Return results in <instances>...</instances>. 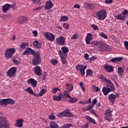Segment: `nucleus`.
<instances>
[{"label": "nucleus", "instance_id": "52", "mask_svg": "<svg viewBox=\"0 0 128 128\" xmlns=\"http://www.w3.org/2000/svg\"><path fill=\"white\" fill-rule=\"evenodd\" d=\"M63 27L66 28V30H68V28H70V25L68 24L64 23L63 24Z\"/></svg>", "mask_w": 128, "mask_h": 128}, {"label": "nucleus", "instance_id": "46", "mask_svg": "<svg viewBox=\"0 0 128 128\" xmlns=\"http://www.w3.org/2000/svg\"><path fill=\"white\" fill-rule=\"evenodd\" d=\"M26 92H29L30 94H32V88L29 87L26 89Z\"/></svg>", "mask_w": 128, "mask_h": 128}, {"label": "nucleus", "instance_id": "22", "mask_svg": "<svg viewBox=\"0 0 128 128\" xmlns=\"http://www.w3.org/2000/svg\"><path fill=\"white\" fill-rule=\"evenodd\" d=\"M61 50H62L61 52L62 54H64V56L66 57V56H68V54H68V50H69L68 48L66 46H64L62 48Z\"/></svg>", "mask_w": 128, "mask_h": 128}, {"label": "nucleus", "instance_id": "23", "mask_svg": "<svg viewBox=\"0 0 128 128\" xmlns=\"http://www.w3.org/2000/svg\"><path fill=\"white\" fill-rule=\"evenodd\" d=\"M12 5L10 4H6L5 5L3 6L2 8V12L4 13H6L10 8Z\"/></svg>", "mask_w": 128, "mask_h": 128}, {"label": "nucleus", "instance_id": "39", "mask_svg": "<svg viewBox=\"0 0 128 128\" xmlns=\"http://www.w3.org/2000/svg\"><path fill=\"white\" fill-rule=\"evenodd\" d=\"M54 100H56V102H60L62 100V96H53Z\"/></svg>", "mask_w": 128, "mask_h": 128}, {"label": "nucleus", "instance_id": "24", "mask_svg": "<svg viewBox=\"0 0 128 128\" xmlns=\"http://www.w3.org/2000/svg\"><path fill=\"white\" fill-rule=\"evenodd\" d=\"M46 92H48V90L43 88L40 90V92L38 94L34 92H32V94L33 96H42L44 94H46Z\"/></svg>", "mask_w": 128, "mask_h": 128}, {"label": "nucleus", "instance_id": "54", "mask_svg": "<svg viewBox=\"0 0 128 128\" xmlns=\"http://www.w3.org/2000/svg\"><path fill=\"white\" fill-rule=\"evenodd\" d=\"M2 18H12V16L10 14H5L3 15Z\"/></svg>", "mask_w": 128, "mask_h": 128}, {"label": "nucleus", "instance_id": "18", "mask_svg": "<svg viewBox=\"0 0 128 128\" xmlns=\"http://www.w3.org/2000/svg\"><path fill=\"white\" fill-rule=\"evenodd\" d=\"M104 68L108 72H114V66L109 65H104Z\"/></svg>", "mask_w": 128, "mask_h": 128}, {"label": "nucleus", "instance_id": "31", "mask_svg": "<svg viewBox=\"0 0 128 128\" xmlns=\"http://www.w3.org/2000/svg\"><path fill=\"white\" fill-rule=\"evenodd\" d=\"M66 90L69 92H70L72 90L74 89V86L72 84H66Z\"/></svg>", "mask_w": 128, "mask_h": 128}, {"label": "nucleus", "instance_id": "43", "mask_svg": "<svg viewBox=\"0 0 128 128\" xmlns=\"http://www.w3.org/2000/svg\"><path fill=\"white\" fill-rule=\"evenodd\" d=\"M108 86L110 88V92H114L116 90L114 88V86L112 84V83H111Z\"/></svg>", "mask_w": 128, "mask_h": 128}, {"label": "nucleus", "instance_id": "41", "mask_svg": "<svg viewBox=\"0 0 128 128\" xmlns=\"http://www.w3.org/2000/svg\"><path fill=\"white\" fill-rule=\"evenodd\" d=\"M36 86H38V81L32 78V86L33 88H36Z\"/></svg>", "mask_w": 128, "mask_h": 128}, {"label": "nucleus", "instance_id": "51", "mask_svg": "<svg viewBox=\"0 0 128 128\" xmlns=\"http://www.w3.org/2000/svg\"><path fill=\"white\" fill-rule=\"evenodd\" d=\"M47 76H48V74L46 73V72H43L42 78H43V80H46Z\"/></svg>", "mask_w": 128, "mask_h": 128}, {"label": "nucleus", "instance_id": "63", "mask_svg": "<svg viewBox=\"0 0 128 128\" xmlns=\"http://www.w3.org/2000/svg\"><path fill=\"white\" fill-rule=\"evenodd\" d=\"M12 62L15 64H19L18 60L14 58L12 60Z\"/></svg>", "mask_w": 128, "mask_h": 128}, {"label": "nucleus", "instance_id": "56", "mask_svg": "<svg viewBox=\"0 0 128 128\" xmlns=\"http://www.w3.org/2000/svg\"><path fill=\"white\" fill-rule=\"evenodd\" d=\"M11 8H12L13 10H16L18 8L16 4H13L11 5Z\"/></svg>", "mask_w": 128, "mask_h": 128}, {"label": "nucleus", "instance_id": "13", "mask_svg": "<svg viewBox=\"0 0 128 128\" xmlns=\"http://www.w3.org/2000/svg\"><path fill=\"white\" fill-rule=\"evenodd\" d=\"M105 117L104 118L106 120H108V122H110V116H112V110L109 109L106 112L104 113Z\"/></svg>", "mask_w": 128, "mask_h": 128}, {"label": "nucleus", "instance_id": "40", "mask_svg": "<svg viewBox=\"0 0 128 128\" xmlns=\"http://www.w3.org/2000/svg\"><path fill=\"white\" fill-rule=\"evenodd\" d=\"M86 8H90L91 10H92V8H94V5L92 4H90V3H88L86 4Z\"/></svg>", "mask_w": 128, "mask_h": 128}, {"label": "nucleus", "instance_id": "6", "mask_svg": "<svg viewBox=\"0 0 128 128\" xmlns=\"http://www.w3.org/2000/svg\"><path fill=\"white\" fill-rule=\"evenodd\" d=\"M128 10H124L122 14L115 16L116 20H126L128 18Z\"/></svg>", "mask_w": 128, "mask_h": 128}, {"label": "nucleus", "instance_id": "35", "mask_svg": "<svg viewBox=\"0 0 128 128\" xmlns=\"http://www.w3.org/2000/svg\"><path fill=\"white\" fill-rule=\"evenodd\" d=\"M26 46H28V42H22L20 45V48H23V50H24Z\"/></svg>", "mask_w": 128, "mask_h": 128}, {"label": "nucleus", "instance_id": "28", "mask_svg": "<svg viewBox=\"0 0 128 128\" xmlns=\"http://www.w3.org/2000/svg\"><path fill=\"white\" fill-rule=\"evenodd\" d=\"M59 54L62 58V63L63 64H66V58H64V56H66L62 54L61 50L59 51Z\"/></svg>", "mask_w": 128, "mask_h": 128}, {"label": "nucleus", "instance_id": "17", "mask_svg": "<svg viewBox=\"0 0 128 128\" xmlns=\"http://www.w3.org/2000/svg\"><path fill=\"white\" fill-rule=\"evenodd\" d=\"M92 40V34L90 33H88L86 38V44H90V41Z\"/></svg>", "mask_w": 128, "mask_h": 128}, {"label": "nucleus", "instance_id": "36", "mask_svg": "<svg viewBox=\"0 0 128 128\" xmlns=\"http://www.w3.org/2000/svg\"><path fill=\"white\" fill-rule=\"evenodd\" d=\"M70 100H68V102H70L71 104H74V102H76L78 100V98H70Z\"/></svg>", "mask_w": 128, "mask_h": 128}, {"label": "nucleus", "instance_id": "27", "mask_svg": "<svg viewBox=\"0 0 128 128\" xmlns=\"http://www.w3.org/2000/svg\"><path fill=\"white\" fill-rule=\"evenodd\" d=\"M50 128L46 127V128H60V126H58V124L56 122H52L50 123Z\"/></svg>", "mask_w": 128, "mask_h": 128}, {"label": "nucleus", "instance_id": "3", "mask_svg": "<svg viewBox=\"0 0 128 128\" xmlns=\"http://www.w3.org/2000/svg\"><path fill=\"white\" fill-rule=\"evenodd\" d=\"M94 16L96 18L97 20H102L106 18V12L104 10L96 12Z\"/></svg>", "mask_w": 128, "mask_h": 128}, {"label": "nucleus", "instance_id": "7", "mask_svg": "<svg viewBox=\"0 0 128 128\" xmlns=\"http://www.w3.org/2000/svg\"><path fill=\"white\" fill-rule=\"evenodd\" d=\"M16 74V67H12L6 72V74L9 78H14Z\"/></svg>", "mask_w": 128, "mask_h": 128}, {"label": "nucleus", "instance_id": "60", "mask_svg": "<svg viewBox=\"0 0 128 128\" xmlns=\"http://www.w3.org/2000/svg\"><path fill=\"white\" fill-rule=\"evenodd\" d=\"M98 102V100H96V99H94V100H92V106H94V104H96V102Z\"/></svg>", "mask_w": 128, "mask_h": 128}, {"label": "nucleus", "instance_id": "33", "mask_svg": "<svg viewBox=\"0 0 128 128\" xmlns=\"http://www.w3.org/2000/svg\"><path fill=\"white\" fill-rule=\"evenodd\" d=\"M94 76V73L92 72V70L88 69L86 70V76Z\"/></svg>", "mask_w": 128, "mask_h": 128}, {"label": "nucleus", "instance_id": "44", "mask_svg": "<svg viewBox=\"0 0 128 128\" xmlns=\"http://www.w3.org/2000/svg\"><path fill=\"white\" fill-rule=\"evenodd\" d=\"M108 86L110 88V92H114L116 90L114 88V86L112 84V83H111Z\"/></svg>", "mask_w": 128, "mask_h": 128}, {"label": "nucleus", "instance_id": "47", "mask_svg": "<svg viewBox=\"0 0 128 128\" xmlns=\"http://www.w3.org/2000/svg\"><path fill=\"white\" fill-rule=\"evenodd\" d=\"M72 126V124H66L62 126V128H70Z\"/></svg>", "mask_w": 128, "mask_h": 128}, {"label": "nucleus", "instance_id": "26", "mask_svg": "<svg viewBox=\"0 0 128 128\" xmlns=\"http://www.w3.org/2000/svg\"><path fill=\"white\" fill-rule=\"evenodd\" d=\"M124 58L122 57H118L116 58H112L110 60V62H114V64H116V62H120V60H122Z\"/></svg>", "mask_w": 128, "mask_h": 128}, {"label": "nucleus", "instance_id": "59", "mask_svg": "<svg viewBox=\"0 0 128 128\" xmlns=\"http://www.w3.org/2000/svg\"><path fill=\"white\" fill-rule=\"evenodd\" d=\"M104 82H106V84H112L110 80H108L106 78H105V80H104Z\"/></svg>", "mask_w": 128, "mask_h": 128}, {"label": "nucleus", "instance_id": "12", "mask_svg": "<svg viewBox=\"0 0 128 128\" xmlns=\"http://www.w3.org/2000/svg\"><path fill=\"white\" fill-rule=\"evenodd\" d=\"M26 22H28V18L24 16H20L17 20V23L20 24H23Z\"/></svg>", "mask_w": 128, "mask_h": 128}, {"label": "nucleus", "instance_id": "32", "mask_svg": "<svg viewBox=\"0 0 128 128\" xmlns=\"http://www.w3.org/2000/svg\"><path fill=\"white\" fill-rule=\"evenodd\" d=\"M86 120H88L90 122H92L94 124H96V120L92 119L90 116H86Z\"/></svg>", "mask_w": 128, "mask_h": 128}, {"label": "nucleus", "instance_id": "16", "mask_svg": "<svg viewBox=\"0 0 128 128\" xmlns=\"http://www.w3.org/2000/svg\"><path fill=\"white\" fill-rule=\"evenodd\" d=\"M34 70L37 76H40L42 74V69H40V66H37L34 68Z\"/></svg>", "mask_w": 128, "mask_h": 128}, {"label": "nucleus", "instance_id": "58", "mask_svg": "<svg viewBox=\"0 0 128 128\" xmlns=\"http://www.w3.org/2000/svg\"><path fill=\"white\" fill-rule=\"evenodd\" d=\"M42 8H44V6H41L39 7H37L36 8L34 9V11L36 12V10H42Z\"/></svg>", "mask_w": 128, "mask_h": 128}, {"label": "nucleus", "instance_id": "4", "mask_svg": "<svg viewBox=\"0 0 128 128\" xmlns=\"http://www.w3.org/2000/svg\"><path fill=\"white\" fill-rule=\"evenodd\" d=\"M16 54V49L14 48H7L4 52V56L6 58H10L12 56Z\"/></svg>", "mask_w": 128, "mask_h": 128}, {"label": "nucleus", "instance_id": "38", "mask_svg": "<svg viewBox=\"0 0 128 128\" xmlns=\"http://www.w3.org/2000/svg\"><path fill=\"white\" fill-rule=\"evenodd\" d=\"M68 92H70L65 90L64 92V95L68 98H70L72 97L70 96V94Z\"/></svg>", "mask_w": 128, "mask_h": 128}, {"label": "nucleus", "instance_id": "29", "mask_svg": "<svg viewBox=\"0 0 128 128\" xmlns=\"http://www.w3.org/2000/svg\"><path fill=\"white\" fill-rule=\"evenodd\" d=\"M110 88L104 87L102 88V92L104 96H107V94H108L109 92H110Z\"/></svg>", "mask_w": 128, "mask_h": 128}, {"label": "nucleus", "instance_id": "42", "mask_svg": "<svg viewBox=\"0 0 128 128\" xmlns=\"http://www.w3.org/2000/svg\"><path fill=\"white\" fill-rule=\"evenodd\" d=\"M48 118L50 120H56V116L54 115V113H52L50 116H49Z\"/></svg>", "mask_w": 128, "mask_h": 128}, {"label": "nucleus", "instance_id": "19", "mask_svg": "<svg viewBox=\"0 0 128 128\" xmlns=\"http://www.w3.org/2000/svg\"><path fill=\"white\" fill-rule=\"evenodd\" d=\"M42 62L40 57L34 58L32 64L34 66H38Z\"/></svg>", "mask_w": 128, "mask_h": 128}, {"label": "nucleus", "instance_id": "11", "mask_svg": "<svg viewBox=\"0 0 128 128\" xmlns=\"http://www.w3.org/2000/svg\"><path fill=\"white\" fill-rule=\"evenodd\" d=\"M58 118H60V116H68V118H72V114L70 112L64 111L63 112L60 113L58 115Z\"/></svg>", "mask_w": 128, "mask_h": 128}, {"label": "nucleus", "instance_id": "25", "mask_svg": "<svg viewBox=\"0 0 128 128\" xmlns=\"http://www.w3.org/2000/svg\"><path fill=\"white\" fill-rule=\"evenodd\" d=\"M24 56H26V54H32V50L31 48H27L25 50L24 52L22 53Z\"/></svg>", "mask_w": 128, "mask_h": 128}, {"label": "nucleus", "instance_id": "9", "mask_svg": "<svg viewBox=\"0 0 128 128\" xmlns=\"http://www.w3.org/2000/svg\"><path fill=\"white\" fill-rule=\"evenodd\" d=\"M44 36L46 38H47L48 40H50V42H54L56 38V36L50 32H44Z\"/></svg>", "mask_w": 128, "mask_h": 128}, {"label": "nucleus", "instance_id": "50", "mask_svg": "<svg viewBox=\"0 0 128 128\" xmlns=\"http://www.w3.org/2000/svg\"><path fill=\"white\" fill-rule=\"evenodd\" d=\"M80 86H81L82 90H84V92H85L86 89L84 88V82H80Z\"/></svg>", "mask_w": 128, "mask_h": 128}, {"label": "nucleus", "instance_id": "21", "mask_svg": "<svg viewBox=\"0 0 128 128\" xmlns=\"http://www.w3.org/2000/svg\"><path fill=\"white\" fill-rule=\"evenodd\" d=\"M33 45L36 48H37V50H40L42 48V44H40V41L38 40H35L33 42Z\"/></svg>", "mask_w": 128, "mask_h": 128}, {"label": "nucleus", "instance_id": "55", "mask_svg": "<svg viewBox=\"0 0 128 128\" xmlns=\"http://www.w3.org/2000/svg\"><path fill=\"white\" fill-rule=\"evenodd\" d=\"M51 63L52 64L56 65L58 64V60L52 59L51 60Z\"/></svg>", "mask_w": 128, "mask_h": 128}, {"label": "nucleus", "instance_id": "49", "mask_svg": "<svg viewBox=\"0 0 128 128\" xmlns=\"http://www.w3.org/2000/svg\"><path fill=\"white\" fill-rule=\"evenodd\" d=\"M100 80H102V82H104V80H106V78H105L104 76L103 75H100L98 76Z\"/></svg>", "mask_w": 128, "mask_h": 128}, {"label": "nucleus", "instance_id": "15", "mask_svg": "<svg viewBox=\"0 0 128 128\" xmlns=\"http://www.w3.org/2000/svg\"><path fill=\"white\" fill-rule=\"evenodd\" d=\"M108 100L110 102H112V104H114L116 100V95L112 94L108 96Z\"/></svg>", "mask_w": 128, "mask_h": 128}, {"label": "nucleus", "instance_id": "57", "mask_svg": "<svg viewBox=\"0 0 128 128\" xmlns=\"http://www.w3.org/2000/svg\"><path fill=\"white\" fill-rule=\"evenodd\" d=\"M40 2H42V0H32L33 4H40Z\"/></svg>", "mask_w": 128, "mask_h": 128}, {"label": "nucleus", "instance_id": "14", "mask_svg": "<svg viewBox=\"0 0 128 128\" xmlns=\"http://www.w3.org/2000/svg\"><path fill=\"white\" fill-rule=\"evenodd\" d=\"M54 6V3L52 2L51 0L47 1L46 3V6L44 8L45 10H50L52 8V7Z\"/></svg>", "mask_w": 128, "mask_h": 128}, {"label": "nucleus", "instance_id": "8", "mask_svg": "<svg viewBox=\"0 0 128 128\" xmlns=\"http://www.w3.org/2000/svg\"><path fill=\"white\" fill-rule=\"evenodd\" d=\"M86 68H88V66H84L83 64H78L77 66H76V70H80L82 76H84V70H86Z\"/></svg>", "mask_w": 128, "mask_h": 128}, {"label": "nucleus", "instance_id": "62", "mask_svg": "<svg viewBox=\"0 0 128 128\" xmlns=\"http://www.w3.org/2000/svg\"><path fill=\"white\" fill-rule=\"evenodd\" d=\"M124 46L126 47V50H128V42L125 41L124 42Z\"/></svg>", "mask_w": 128, "mask_h": 128}, {"label": "nucleus", "instance_id": "2", "mask_svg": "<svg viewBox=\"0 0 128 128\" xmlns=\"http://www.w3.org/2000/svg\"><path fill=\"white\" fill-rule=\"evenodd\" d=\"M10 126L6 118L0 116V128H10Z\"/></svg>", "mask_w": 128, "mask_h": 128}, {"label": "nucleus", "instance_id": "5", "mask_svg": "<svg viewBox=\"0 0 128 128\" xmlns=\"http://www.w3.org/2000/svg\"><path fill=\"white\" fill-rule=\"evenodd\" d=\"M8 104H14V100L8 98L0 100V106H8Z\"/></svg>", "mask_w": 128, "mask_h": 128}, {"label": "nucleus", "instance_id": "53", "mask_svg": "<svg viewBox=\"0 0 128 128\" xmlns=\"http://www.w3.org/2000/svg\"><path fill=\"white\" fill-rule=\"evenodd\" d=\"M58 90H60V88H54L52 90L53 94H56V92H58Z\"/></svg>", "mask_w": 128, "mask_h": 128}, {"label": "nucleus", "instance_id": "48", "mask_svg": "<svg viewBox=\"0 0 128 128\" xmlns=\"http://www.w3.org/2000/svg\"><path fill=\"white\" fill-rule=\"evenodd\" d=\"M100 36H102V38H105L106 40H107L108 38V36H106V34H104V32H102L100 34Z\"/></svg>", "mask_w": 128, "mask_h": 128}, {"label": "nucleus", "instance_id": "1", "mask_svg": "<svg viewBox=\"0 0 128 128\" xmlns=\"http://www.w3.org/2000/svg\"><path fill=\"white\" fill-rule=\"evenodd\" d=\"M95 48H97L98 50L100 52H108L110 50V47L106 44L100 41H96L94 44Z\"/></svg>", "mask_w": 128, "mask_h": 128}, {"label": "nucleus", "instance_id": "10", "mask_svg": "<svg viewBox=\"0 0 128 128\" xmlns=\"http://www.w3.org/2000/svg\"><path fill=\"white\" fill-rule=\"evenodd\" d=\"M56 42L58 46H64L66 44V39L64 36H61L56 38Z\"/></svg>", "mask_w": 128, "mask_h": 128}, {"label": "nucleus", "instance_id": "20", "mask_svg": "<svg viewBox=\"0 0 128 128\" xmlns=\"http://www.w3.org/2000/svg\"><path fill=\"white\" fill-rule=\"evenodd\" d=\"M16 122H17L16 123V126H18V128H22V126H24V124H22V122H24V119H18Z\"/></svg>", "mask_w": 128, "mask_h": 128}, {"label": "nucleus", "instance_id": "64", "mask_svg": "<svg viewBox=\"0 0 128 128\" xmlns=\"http://www.w3.org/2000/svg\"><path fill=\"white\" fill-rule=\"evenodd\" d=\"M28 84H30L32 86V78H30L28 80Z\"/></svg>", "mask_w": 128, "mask_h": 128}, {"label": "nucleus", "instance_id": "34", "mask_svg": "<svg viewBox=\"0 0 128 128\" xmlns=\"http://www.w3.org/2000/svg\"><path fill=\"white\" fill-rule=\"evenodd\" d=\"M32 55L34 56V58H40V52H36L34 50H32Z\"/></svg>", "mask_w": 128, "mask_h": 128}, {"label": "nucleus", "instance_id": "30", "mask_svg": "<svg viewBox=\"0 0 128 128\" xmlns=\"http://www.w3.org/2000/svg\"><path fill=\"white\" fill-rule=\"evenodd\" d=\"M124 70L122 67H119L118 70V76L122 78V74H124Z\"/></svg>", "mask_w": 128, "mask_h": 128}, {"label": "nucleus", "instance_id": "61", "mask_svg": "<svg viewBox=\"0 0 128 128\" xmlns=\"http://www.w3.org/2000/svg\"><path fill=\"white\" fill-rule=\"evenodd\" d=\"M94 92H100V88L98 86H95L94 90Z\"/></svg>", "mask_w": 128, "mask_h": 128}, {"label": "nucleus", "instance_id": "45", "mask_svg": "<svg viewBox=\"0 0 128 128\" xmlns=\"http://www.w3.org/2000/svg\"><path fill=\"white\" fill-rule=\"evenodd\" d=\"M91 26L94 30H98V26L94 24L91 25Z\"/></svg>", "mask_w": 128, "mask_h": 128}, {"label": "nucleus", "instance_id": "37", "mask_svg": "<svg viewBox=\"0 0 128 128\" xmlns=\"http://www.w3.org/2000/svg\"><path fill=\"white\" fill-rule=\"evenodd\" d=\"M68 20V17L66 16H62L60 19V22H67Z\"/></svg>", "mask_w": 128, "mask_h": 128}]
</instances>
